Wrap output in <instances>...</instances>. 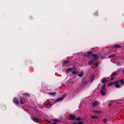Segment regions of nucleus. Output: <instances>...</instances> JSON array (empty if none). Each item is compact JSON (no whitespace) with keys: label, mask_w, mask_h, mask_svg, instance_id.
Instances as JSON below:
<instances>
[{"label":"nucleus","mask_w":124,"mask_h":124,"mask_svg":"<svg viewBox=\"0 0 124 124\" xmlns=\"http://www.w3.org/2000/svg\"><path fill=\"white\" fill-rule=\"evenodd\" d=\"M20 103L22 104H24L23 102L22 101V100L20 101Z\"/></svg>","instance_id":"2f4dec72"},{"label":"nucleus","mask_w":124,"mask_h":124,"mask_svg":"<svg viewBox=\"0 0 124 124\" xmlns=\"http://www.w3.org/2000/svg\"><path fill=\"white\" fill-rule=\"evenodd\" d=\"M23 95H25L26 96H27L28 97H29L30 96L29 94L27 93H23Z\"/></svg>","instance_id":"393cba45"},{"label":"nucleus","mask_w":124,"mask_h":124,"mask_svg":"<svg viewBox=\"0 0 124 124\" xmlns=\"http://www.w3.org/2000/svg\"><path fill=\"white\" fill-rule=\"evenodd\" d=\"M122 72L123 74H124V69L123 70Z\"/></svg>","instance_id":"4c0bfd02"},{"label":"nucleus","mask_w":124,"mask_h":124,"mask_svg":"<svg viewBox=\"0 0 124 124\" xmlns=\"http://www.w3.org/2000/svg\"><path fill=\"white\" fill-rule=\"evenodd\" d=\"M119 82L118 80L115 81L114 82V84L115 86L117 88H118L120 87V85L119 84Z\"/></svg>","instance_id":"20e7f679"},{"label":"nucleus","mask_w":124,"mask_h":124,"mask_svg":"<svg viewBox=\"0 0 124 124\" xmlns=\"http://www.w3.org/2000/svg\"><path fill=\"white\" fill-rule=\"evenodd\" d=\"M92 51H90V52H88L87 53V57H89V55L90 54H92Z\"/></svg>","instance_id":"4be33fe9"},{"label":"nucleus","mask_w":124,"mask_h":124,"mask_svg":"<svg viewBox=\"0 0 124 124\" xmlns=\"http://www.w3.org/2000/svg\"><path fill=\"white\" fill-rule=\"evenodd\" d=\"M78 124H83V122L81 121H80L78 122Z\"/></svg>","instance_id":"7c9ffc66"},{"label":"nucleus","mask_w":124,"mask_h":124,"mask_svg":"<svg viewBox=\"0 0 124 124\" xmlns=\"http://www.w3.org/2000/svg\"><path fill=\"white\" fill-rule=\"evenodd\" d=\"M116 55L114 54H112L109 56L108 57V58H110L112 57H114Z\"/></svg>","instance_id":"412c9836"},{"label":"nucleus","mask_w":124,"mask_h":124,"mask_svg":"<svg viewBox=\"0 0 124 124\" xmlns=\"http://www.w3.org/2000/svg\"><path fill=\"white\" fill-rule=\"evenodd\" d=\"M72 69L71 68H69L67 69L66 70L67 73H69L70 72H71L72 71Z\"/></svg>","instance_id":"ddd939ff"},{"label":"nucleus","mask_w":124,"mask_h":124,"mask_svg":"<svg viewBox=\"0 0 124 124\" xmlns=\"http://www.w3.org/2000/svg\"><path fill=\"white\" fill-rule=\"evenodd\" d=\"M111 105V104L109 103L108 105V106L109 107H110Z\"/></svg>","instance_id":"c9c22d12"},{"label":"nucleus","mask_w":124,"mask_h":124,"mask_svg":"<svg viewBox=\"0 0 124 124\" xmlns=\"http://www.w3.org/2000/svg\"><path fill=\"white\" fill-rule=\"evenodd\" d=\"M98 104V103L97 101L94 102L93 104V106H96Z\"/></svg>","instance_id":"6ab92c4d"},{"label":"nucleus","mask_w":124,"mask_h":124,"mask_svg":"<svg viewBox=\"0 0 124 124\" xmlns=\"http://www.w3.org/2000/svg\"><path fill=\"white\" fill-rule=\"evenodd\" d=\"M78 73V71L77 70H73L72 72V73L73 75H76Z\"/></svg>","instance_id":"4468645a"},{"label":"nucleus","mask_w":124,"mask_h":124,"mask_svg":"<svg viewBox=\"0 0 124 124\" xmlns=\"http://www.w3.org/2000/svg\"><path fill=\"white\" fill-rule=\"evenodd\" d=\"M69 62V61L67 60H64L63 61V64H67Z\"/></svg>","instance_id":"f3484780"},{"label":"nucleus","mask_w":124,"mask_h":124,"mask_svg":"<svg viewBox=\"0 0 124 124\" xmlns=\"http://www.w3.org/2000/svg\"><path fill=\"white\" fill-rule=\"evenodd\" d=\"M51 120H53L54 121V122H56L57 121L60 122V121L57 119H52Z\"/></svg>","instance_id":"bb28decb"},{"label":"nucleus","mask_w":124,"mask_h":124,"mask_svg":"<svg viewBox=\"0 0 124 124\" xmlns=\"http://www.w3.org/2000/svg\"><path fill=\"white\" fill-rule=\"evenodd\" d=\"M91 56L93 57L94 58L93 60L95 61L97 60L99 58V57L97 55L94 54H92Z\"/></svg>","instance_id":"7ed1b4c3"},{"label":"nucleus","mask_w":124,"mask_h":124,"mask_svg":"<svg viewBox=\"0 0 124 124\" xmlns=\"http://www.w3.org/2000/svg\"><path fill=\"white\" fill-rule=\"evenodd\" d=\"M93 79L92 80V81H93Z\"/></svg>","instance_id":"a19ab883"},{"label":"nucleus","mask_w":124,"mask_h":124,"mask_svg":"<svg viewBox=\"0 0 124 124\" xmlns=\"http://www.w3.org/2000/svg\"><path fill=\"white\" fill-rule=\"evenodd\" d=\"M62 100V97L58 98L56 100H54V101L55 102L54 104L57 102L59 101Z\"/></svg>","instance_id":"0eeeda50"},{"label":"nucleus","mask_w":124,"mask_h":124,"mask_svg":"<svg viewBox=\"0 0 124 124\" xmlns=\"http://www.w3.org/2000/svg\"><path fill=\"white\" fill-rule=\"evenodd\" d=\"M81 118H80V117H78L77 118H76V119H75V120H81Z\"/></svg>","instance_id":"c85d7f7f"},{"label":"nucleus","mask_w":124,"mask_h":124,"mask_svg":"<svg viewBox=\"0 0 124 124\" xmlns=\"http://www.w3.org/2000/svg\"><path fill=\"white\" fill-rule=\"evenodd\" d=\"M32 120L35 122L39 123V120L38 119L36 118V117L33 118Z\"/></svg>","instance_id":"6e6552de"},{"label":"nucleus","mask_w":124,"mask_h":124,"mask_svg":"<svg viewBox=\"0 0 124 124\" xmlns=\"http://www.w3.org/2000/svg\"><path fill=\"white\" fill-rule=\"evenodd\" d=\"M93 112L94 113H100L102 112V111H97L96 110H93Z\"/></svg>","instance_id":"f8f14e48"},{"label":"nucleus","mask_w":124,"mask_h":124,"mask_svg":"<svg viewBox=\"0 0 124 124\" xmlns=\"http://www.w3.org/2000/svg\"><path fill=\"white\" fill-rule=\"evenodd\" d=\"M106 81V79L105 78H102L101 80V82L102 83H105Z\"/></svg>","instance_id":"2eb2a0df"},{"label":"nucleus","mask_w":124,"mask_h":124,"mask_svg":"<svg viewBox=\"0 0 124 124\" xmlns=\"http://www.w3.org/2000/svg\"><path fill=\"white\" fill-rule=\"evenodd\" d=\"M106 85V84H105L103 85L100 92L102 95L103 96H105L107 93V90L105 87Z\"/></svg>","instance_id":"f257e3e1"},{"label":"nucleus","mask_w":124,"mask_h":124,"mask_svg":"<svg viewBox=\"0 0 124 124\" xmlns=\"http://www.w3.org/2000/svg\"><path fill=\"white\" fill-rule=\"evenodd\" d=\"M107 119L106 118L104 119H103V123H105L107 121Z\"/></svg>","instance_id":"c756f323"},{"label":"nucleus","mask_w":124,"mask_h":124,"mask_svg":"<svg viewBox=\"0 0 124 124\" xmlns=\"http://www.w3.org/2000/svg\"><path fill=\"white\" fill-rule=\"evenodd\" d=\"M83 73L82 72H81L80 73L78 74V76L80 77H82L83 76Z\"/></svg>","instance_id":"5701e85b"},{"label":"nucleus","mask_w":124,"mask_h":124,"mask_svg":"<svg viewBox=\"0 0 124 124\" xmlns=\"http://www.w3.org/2000/svg\"><path fill=\"white\" fill-rule=\"evenodd\" d=\"M114 77H112L110 79V80H113L114 79Z\"/></svg>","instance_id":"473e14b6"},{"label":"nucleus","mask_w":124,"mask_h":124,"mask_svg":"<svg viewBox=\"0 0 124 124\" xmlns=\"http://www.w3.org/2000/svg\"><path fill=\"white\" fill-rule=\"evenodd\" d=\"M13 102L16 105H18L19 103V102L18 100L16 99V98H14L13 100Z\"/></svg>","instance_id":"423d86ee"},{"label":"nucleus","mask_w":124,"mask_h":124,"mask_svg":"<svg viewBox=\"0 0 124 124\" xmlns=\"http://www.w3.org/2000/svg\"><path fill=\"white\" fill-rule=\"evenodd\" d=\"M62 100H63V98H62Z\"/></svg>","instance_id":"79ce46f5"},{"label":"nucleus","mask_w":124,"mask_h":124,"mask_svg":"<svg viewBox=\"0 0 124 124\" xmlns=\"http://www.w3.org/2000/svg\"><path fill=\"white\" fill-rule=\"evenodd\" d=\"M119 82L121 83L122 84H124V81L123 79H121L120 80Z\"/></svg>","instance_id":"aec40b11"},{"label":"nucleus","mask_w":124,"mask_h":124,"mask_svg":"<svg viewBox=\"0 0 124 124\" xmlns=\"http://www.w3.org/2000/svg\"><path fill=\"white\" fill-rule=\"evenodd\" d=\"M56 94V93L55 92L50 93V94L53 96L55 95Z\"/></svg>","instance_id":"a878e982"},{"label":"nucleus","mask_w":124,"mask_h":124,"mask_svg":"<svg viewBox=\"0 0 124 124\" xmlns=\"http://www.w3.org/2000/svg\"><path fill=\"white\" fill-rule=\"evenodd\" d=\"M91 118L92 119H95L96 118H99V117L98 116H91Z\"/></svg>","instance_id":"dca6fc26"},{"label":"nucleus","mask_w":124,"mask_h":124,"mask_svg":"<svg viewBox=\"0 0 124 124\" xmlns=\"http://www.w3.org/2000/svg\"><path fill=\"white\" fill-rule=\"evenodd\" d=\"M85 83V84H86V83H88V82H87V81H86Z\"/></svg>","instance_id":"ea45409f"},{"label":"nucleus","mask_w":124,"mask_h":124,"mask_svg":"<svg viewBox=\"0 0 124 124\" xmlns=\"http://www.w3.org/2000/svg\"><path fill=\"white\" fill-rule=\"evenodd\" d=\"M114 82H110L108 84V86H111L113 84H114Z\"/></svg>","instance_id":"b1692460"},{"label":"nucleus","mask_w":124,"mask_h":124,"mask_svg":"<svg viewBox=\"0 0 124 124\" xmlns=\"http://www.w3.org/2000/svg\"><path fill=\"white\" fill-rule=\"evenodd\" d=\"M94 64L96 66H97L98 65V64L97 63H94Z\"/></svg>","instance_id":"f704fd0d"},{"label":"nucleus","mask_w":124,"mask_h":124,"mask_svg":"<svg viewBox=\"0 0 124 124\" xmlns=\"http://www.w3.org/2000/svg\"><path fill=\"white\" fill-rule=\"evenodd\" d=\"M118 71H116L114 72L112 74L111 76H112L114 77L118 73Z\"/></svg>","instance_id":"1a4fd4ad"},{"label":"nucleus","mask_w":124,"mask_h":124,"mask_svg":"<svg viewBox=\"0 0 124 124\" xmlns=\"http://www.w3.org/2000/svg\"><path fill=\"white\" fill-rule=\"evenodd\" d=\"M73 124H77V123H76L75 122H74L73 123Z\"/></svg>","instance_id":"58836bf2"},{"label":"nucleus","mask_w":124,"mask_h":124,"mask_svg":"<svg viewBox=\"0 0 124 124\" xmlns=\"http://www.w3.org/2000/svg\"><path fill=\"white\" fill-rule=\"evenodd\" d=\"M20 101L22 100V98L21 96L20 97L19 99Z\"/></svg>","instance_id":"72a5a7b5"},{"label":"nucleus","mask_w":124,"mask_h":124,"mask_svg":"<svg viewBox=\"0 0 124 124\" xmlns=\"http://www.w3.org/2000/svg\"><path fill=\"white\" fill-rule=\"evenodd\" d=\"M95 61L93 60L89 61L88 62V64L89 65H91L94 63V62Z\"/></svg>","instance_id":"9b49d317"},{"label":"nucleus","mask_w":124,"mask_h":124,"mask_svg":"<svg viewBox=\"0 0 124 124\" xmlns=\"http://www.w3.org/2000/svg\"><path fill=\"white\" fill-rule=\"evenodd\" d=\"M54 104V103L48 102L46 105H45V107L46 108H49L51 107L52 105Z\"/></svg>","instance_id":"f03ea898"},{"label":"nucleus","mask_w":124,"mask_h":124,"mask_svg":"<svg viewBox=\"0 0 124 124\" xmlns=\"http://www.w3.org/2000/svg\"><path fill=\"white\" fill-rule=\"evenodd\" d=\"M72 69V70H77V69L76 67H73L72 68H71Z\"/></svg>","instance_id":"cd10ccee"},{"label":"nucleus","mask_w":124,"mask_h":124,"mask_svg":"<svg viewBox=\"0 0 124 124\" xmlns=\"http://www.w3.org/2000/svg\"><path fill=\"white\" fill-rule=\"evenodd\" d=\"M70 119L71 120H75L76 117L75 116L72 114H71L69 116Z\"/></svg>","instance_id":"39448f33"},{"label":"nucleus","mask_w":124,"mask_h":124,"mask_svg":"<svg viewBox=\"0 0 124 124\" xmlns=\"http://www.w3.org/2000/svg\"><path fill=\"white\" fill-rule=\"evenodd\" d=\"M121 47V46H120L119 44L116 45L112 46V47L114 48H120Z\"/></svg>","instance_id":"9d476101"},{"label":"nucleus","mask_w":124,"mask_h":124,"mask_svg":"<svg viewBox=\"0 0 124 124\" xmlns=\"http://www.w3.org/2000/svg\"><path fill=\"white\" fill-rule=\"evenodd\" d=\"M47 121L50 123L51 124H57V122H51L49 120H47Z\"/></svg>","instance_id":"a211bd4d"},{"label":"nucleus","mask_w":124,"mask_h":124,"mask_svg":"<svg viewBox=\"0 0 124 124\" xmlns=\"http://www.w3.org/2000/svg\"><path fill=\"white\" fill-rule=\"evenodd\" d=\"M117 64L118 65H119L120 64V63L119 62H117Z\"/></svg>","instance_id":"e433bc0d"}]
</instances>
